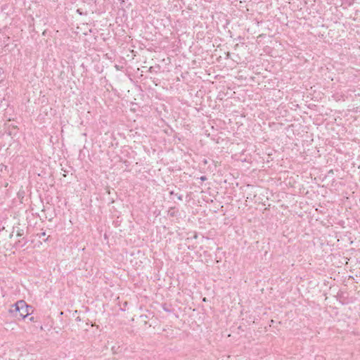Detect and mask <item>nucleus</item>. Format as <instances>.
I'll use <instances>...</instances> for the list:
<instances>
[{
    "label": "nucleus",
    "mask_w": 360,
    "mask_h": 360,
    "mask_svg": "<svg viewBox=\"0 0 360 360\" xmlns=\"http://www.w3.org/2000/svg\"><path fill=\"white\" fill-rule=\"evenodd\" d=\"M30 307L24 300H19L15 304L11 305L9 312L15 316L19 315V316L25 319L30 314Z\"/></svg>",
    "instance_id": "obj_1"
},
{
    "label": "nucleus",
    "mask_w": 360,
    "mask_h": 360,
    "mask_svg": "<svg viewBox=\"0 0 360 360\" xmlns=\"http://www.w3.org/2000/svg\"><path fill=\"white\" fill-rule=\"evenodd\" d=\"M30 321H34V317L32 316L31 318H30Z\"/></svg>",
    "instance_id": "obj_2"
},
{
    "label": "nucleus",
    "mask_w": 360,
    "mask_h": 360,
    "mask_svg": "<svg viewBox=\"0 0 360 360\" xmlns=\"http://www.w3.org/2000/svg\"><path fill=\"white\" fill-rule=\"evenodd\" d=\"M201 179H202V180H205V176H202V177H201Z\"/></svg>",
    "instance_id": "obj_3"
}]
</instances>
